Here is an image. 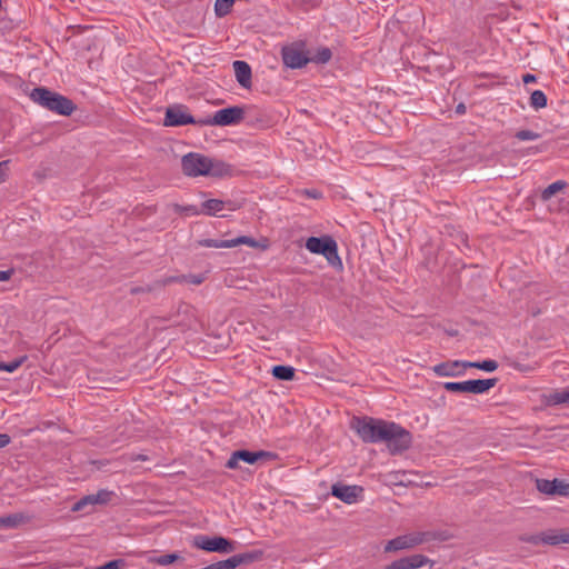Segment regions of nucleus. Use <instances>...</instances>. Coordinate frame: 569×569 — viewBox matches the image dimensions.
Here are the masks:
<instances>
[{
    "instance_id": "f257e3e1",
    "label": "nucleus",
    "mask_w": 569,
    "mask_h": 569,
    "mask_svg": "<svg viewBox=\"0 0 569 569\" xmlns=\"http://www.w3.org/2000/svg\"><path fill=\"white\" fill-rule=\"evenodd\" d=\"M351 428L365 442H386L392 453L408 449L411 443L410 433L391 421L370 417H353Z\"/></svg>"
},
{
    "instance_id": "f03ea898",
    "label": "nucleus",
    "mask_w": 569,
    "mask_h": 569,
    "mask_svg": "<svg viewBox=\"0 0 569 569\" xmlns=\"http://www.w3.org/2000/svg\"><path fill=\"white\" fill-rule=\"evenodd\" d=\"M181 167L183 173L188 177L208 176L220 178L232 172V168L228 163L196 152L183 156Z\"/></svg>"
},
{
    "instance_id": "7ed1b4c3",
    "label": "nucleus",
    "mask_w": 569,
    "mask_h": 569,
    "mask_svg": "<svg viewBox=\"0 0 569 569\" xmlns=\"http://www.w3.org/2000/svg\"><path fill=\"white\" fill-rule=\"evenodd\" d=\"M30 98L39 106L56 111L59 114L69 116L74 110L71 100L43 87L33 89Z\"/></svg>"
},
{
    "instance_id": "20e7f679",
    "label": "nucleus",
    "mask_w": 569,
    "mask_h": 569,
    "mask_svg": "<svg viewBox=\"0 0 569 569\" xmlns=\"http://www.w3.org/2000/svg\"><path fill=\"white\" fill-rule=\"evenodd\" d=\"M306 248L311 253L322 254L331 266H341L337 242L330 236L310 237L306 241Z\"/></svg>"
},
{
    "instance_id": "39448f33",
    "label": "nucleus",
    "mask_w": 569,
    "mask_h": 569,
    "mask_svg": "<svg viewBox=\"0 0 569 569\" xmlns=\"http://www.w3.org/2000/svg\"><path fill=\"white\" fill-rule=\"evenodd\" d=\"M429 539L428 533L423 531H412L387 541L383 547L385 552H398L402 550H410L415 547L422 545Z\"/></svg>"
},
{
    "instance_id": "423d86ee",
    "label": "nucleus",
    "mask_w": 569,
    "mask_h": 569,
    "mask_svg": "<svg viewBox=\"0 0 569 569\" xmlns=\"http://www.w3.org/2000/svg\"><path fill=\"white\" fill-rule=\"evenodd\" d=\"M497 379H476L459 382H445L443 388L451 392L482 395L493 388Z\"/></svg>"
},
{
    "instance_id": "0eeeda50",
    "label": "nucleus",
    "mask_w": 569,
    "mask_h": 569,
    "mask_svg": "<svg viewBox=\"0 0 569 569\" xmlns=\"http://www.w3.org/2000/svg\"><path fill=\"white\" fill-rule=\"evenodd\" d=\"M193 546L208 552L220 553H229L234 549L232 542L223 537H208L203 535L194 537Z\"/></svg>"
},
{
    "instance_id": "6e6552de",
    "label": "nucleus",
    "mask_w": 569,
    "mask_h": 569,
    "mask_svg": "<svg viewBox=\"0 0 569 569\" xmlns=\"http://www.w3.org/2000/svg\"><path fill=\"white\" fill-rule=\"evenodd\" d=\"M243 109L240 107H229L214 112L212 118L202 121L210 126H231L240 122L243 118Z\"/></svg>"
},
{
    "instance_id": "1a4fd4ad",
    "label": "nucleus",
    "mask_w": 569,
    "mask_h": 569,
    "mask_svg": "<svg viewBox=\"0 0 569 569\" xmlns=\"http://www.w3.org/2000/svg\"><path fill=\"white\" fill-rule=\"evenodd\" d=\"M198 244L200 247L217 248V249L234 248V247H238V246H241V244H246V246L251 247V248H259L260 247V244H259V242L257 240H254L251 237H247V236H240V237H237V238H233V239H229V240L202 239V240L198 241Z\"/></svg>"
},
{
    "instance_id": "9d476101",
    "label": "nucleus",
    "mask_w": 569,
    "mask_h": 569,
    "mask_svg": "<svg viewBox=\"0 0 569 569\" xmlns=\"http://www.w3.org/2000/svg\"><path fill=\"white\" fill-rule=\"evenodd\" d=\"M270 453L267 451H248V450H237L232 452L231 457L227 461L226 466L229 469H236L239 466V461H243L249 465L256 463L258 460L262 458L269 457Z\"/></svg>"
},
{
    "instance_id": "9b49d317",
    "label": "nucleus",
    "mask_w": 569,
    "mask_h": 569,
    "mask_svg": "<svg viewBox=\"0 0 569 569\" xmlns=\"http://www.w3.org/2000/svg\"><path fill=\"white\" fill-rule=\"evenodd\" d=\"M362 491V488L359 486L336 483L331 487L332 496L348 505L356 503Z\"/></svg>"
},
{
    "instance_id": "f8f14e48",
    "label": "nucleus",
    "mask_w": 569,
    "mask_h": 569,
    "mask_svg": "<svg viewBox=\"0 0 569 569\" xmlns=\"http://www.w3.org/2000/svg\"><path fill=\"white\" fill-rule=\"evenodd\" d=\"M281 54L283 63L291 69L302 68L309 62L306 53L295 46L284 47Z\"/></svg>"
},
{
    "instance_id": "ddd939ff",
    "label": "nucleus",
    "mask_w": 569,
    "mask_h": 569,
    "mask_svg": "<svg viewBox=\"0 0 569 569\" xmlns=\"http://www.w3.org/2000/svg\"><path fill=\"white\" fill-rule=\"evenodd\" d=\"M194 123V119L189 114L186 108L173 106L167 109L164 124L170 127Z\"/></svg>"
},
{
    "instance_id": "4468645a",
    "label": "nucleus",
    "mask_w": 569,
    "mask_h": 569,
    "mask_svg": "<svg viewBox=\"0 0 569 569\" xmlns=\"http://www.w3.org/2000/svg\"><path fill=\"white\" fill-rule=\"evenodd\" d=\"M468 361H447L433 367V372L439 377H458L465 373Z\"/></svg>"
},
{
    "instance_id": "2eb2a0df",
    "label": "nucleus",
    "mask_w": 569,
    "mask_h": 569,
    "mask_svg": "<svg viewBox=\"0 0 569 569\" xmlns=\"http://www.w3.org/2000/svg\"><path fill=\"white\" fill-rule=\"evenodd\" d=\"M430 560L422 555H412L408 557H403L400 559H397L386 566L383 569H418L427 563H429Z\"/></svg>"
},
{
    "instance_id": "dca6fc26",
    "label": "nucleus",
    "mask_w": 569,
    "mask_h": 569,
    "mask_svg": "<svg viewBox=\"0 0 569 569\" xmlns=\"http://www.w3.org/2000/svg\"><path fill=\"white\" fill-rule=\"evenodd\" d=\"M224 209V202L219 199H209L202 203V209L198 210L196 207L191 206L184 208V211L188 214H199L206 213L209 216H214L221 212Z\"/></svg>"
},
{
    "instance_id": "f3484780",
    "label": "nucleus",
    "mask_w": 569,
    "mask_h": 569,
    "mask_svg": "<svg viewBox=\"0 0 569 569\" xmlns=\"http://www.w3.org/2000/svg\"><path fill=\"white\" fill-rule=\"evenodd\" d=\"M236 79L242 88L251 87V68L246 61L236 60L233 62Z\"/></svg>"
},
{
    "instance_id": "a211bd4d",
    "label": "nucleus",
    "mask_w": 569,
    "mask_h": 569,
    "mask_svg": "<svg viewBox=\"0 0 569 569\" xmlns=\"http://www.w3.org/2000/svg\"><path fill=\"white\" fill-rule=\"evenodd\" d=\"M547 403L550 406L569 405V390H557L547 396Z\"/></svg>"
},
{
    "instance_id": "6ab92c4d",
    "label": "nucleus",
    "mask_w": 569,
    "mask_h": 569,
    "mask_svg": "<svg viewBox=\"0 0 569 569\" xmlns=\"http://www.w3.org/2000/svg\"><path fill=\"white\" fill-rule=\"evenodd\" d=\"M541 541L547 545L569 543V532H550L541 537Z\"/></svg>"
},
{
    "instance_id": "aec40b11",
    "label": "nucleus",
    "mask_w": 569,
    "mask_h": 569,
    "mask_svg": "<svg viewBox=\"0 0 569 569\" xmlns=\"http://www.w3.org/2000/svg\"><path fill=\"white\" fill-rule=\"evenodd\" d=\"M246 557L242 555L232 556L226 560H221L214 563L217 569H236L239 565L244 561Z\"/></svg>"
},
{
    "instance_id": "412c9836",
    "label": "nucleus",
    "mask_w": 569,
    "mask_h": 569,
    "mask_svg": "<svg viewBox=\"0 0 569 569\" xmlns=\"http://www.w3.org/2000/svg\"><path fill=\"white\" fill-rule=\"evenodd\" d=\"M272 375L279 380H292L295 377V369L290 366H274Z\"/></svg>"
},
{
    "instance_id": "4be33fe9",
    "label": "nucleus",
    "mask_w": 569,
    "mask_h": 569,
    "mask_svg": "<svg viewBox=\"0 0 569 569\" xmlns=\"http://www.w3.org/2000/svg\"><path fill=\"white\" fill-rule=\"evenodd\" d=\"M567 183L562 180H558L549 184L541 193L542 200L547 201L549 200L553 194L557 192L563 190L566 188Z\"/></svg>"
},
{
    "instance_id": "5701e85b",
    "label": "nucleus",
    "mask_w": 569,
    "mask_h": 569,
    "mask_svg": "<svg viewBox=\"0 0 569 569\" xmlns=\"http://www.w3.org/2000/svg\"><path fill=\"white\" fill-rule=\"evenodd\" d=\"M537 489L546 495H555L557 491V479L547 480V479H538Z\"/></svg>"
},
{
    "instance_id": "b1692460",
    "label": "nucleus",
    "mask_w": 569,
    "mask_h": 569,
    "mask_svg": "<svg viewBox=\"0 0 569 569\" xmlns=\"http://www.w3.org/2000/svg\"><path fill=\"white\" fill-rule=\"evenodd\" d=\"M23 519L24 517L18 513L0 517V528H16L23 521Z\"/></svg>"
},
{
    "instance_id": "393cba45",
    "label": "nucleus",
    "mask_w": 569,
    "mask_h": 569,
    "mask_svg": "<svg viewBox=\"0 0 569 569\" xmlns=\"http://www.w3.org/2000/svg\"><path fill=\"white\" fill-rule=\"evenodd\" d=\"M530 106L538 110L547 106V96L541 90H535L530 97Z\"/></svg>"
},
{
    "instance_id": "a878e982",
    "label": "nucleus",
    "mask_w": 569,
    "mask_h": 569,
    "mask_svg": "<svg viewBox=\"0 0 569 569\" xmlns=\"http://www.w3.org/2000/svg\"><path fill=\"white\" fill-rule=\"evenodd\" d=\"M468 368H477L487 372H492L498 368V363L495 360H483L478 362L468 361Z\"/></svg>"
},
{
    "instance_id": "bb28decb",
    "label": "nucleus",
    "mask_w": 569,
    "mask_h": 569,
    "mask_svg": "<svg viewBox=\"0 0 569 569\" xmlns=\"http://www.w3.org/2000/svg\"><path fill=\"white\" fill-rule=\"evenodd\" d=\"M234 0H216L214 11L218 17L228 14L231 10Z\"/></svg>"
},
{
    "instance_id": "cd10ccee",
    "label": "nucleus",
    "mask_w": 569,
    "mask_h": 569,
    "mask_svg": "<svg viewBox=\"0 0 569 569\" xmlns=\"http://www.w3.org/2000/svg\"><path fill=\"white\" fill-rule=\"evenodd\" d=\"M331 59V51L328 48H320L317 52L309 58V61H313L316 63H327Z\"/></svg>"
},
{
    "instance_id": "c85d7f7f",
    "label": "nucleus",
    "mask_w": 569,
    "mask_h": 569,
    "mask_svg": "<svg viewBox=\"0 0 569 569\" xmlns=\"http://www.w3.org/2000/svg\"><path fill=\"white\" fill-rule=\"evenodd\" d=\"M97 505L93 495H88L81 498L79 501H77L71 510L74 512L84 510L88 506H94Z\"/></svg>"
},
{
    "instance_id": "c756f323",
    "label": "nucleus",
    "mask_w": 569,
    "mask_h": 569,
    "mask_svg": "<svg viewBox=\"0 0 569 569\" xmlns=\"http://www.w3.org/2000/svg\"><path fill=\"white\" fill-rule=\"evenodd\" d=\"M92 495L94 497L97 505H106L111 500L113 492L106 489H101L97 493Z\"/></svg>"
},
{
    "instance_id": "7c9ffc66",
    "label": "nucleus",
    "mask_w": 569,
    "mask_h": 569,
    "mask_svg": "<svg viewBox=\"0 0 569 569\" xmlns=\"http://www.w3.org/2000/svg\"><path fill=\"white\" fill-rule=\"evenodd\" d=\"M516 138L521 141H535L540 138V134L531 130H519Z\"/></svg>"
},
{
    "instance_id": "2f4dec72",
    "label": "nucleus",
    "mask_w": 569,
    "mask_h": 569,
    "mask_svg": "<svg viewBox=\"0 0 569 569\" xmlns=\"http://www.w3.org/2000/svg\"><path fill=\"white\" fill-rule=\"evenodd\" d=\"M179 556L177 553H169L156 557L152 561L160 566H168L178 560Z\"/></svg>"
},
{
    "instance_id": "473e14b6",
    "label": "nucleus",
    "mask_w": 569,
    "mask_h": 569,
    "mask_svg": "<svg viewBox=\"0 0 569 569\" xmlns=\"http://www.w3.org/2000/svg\"><path fill=\"white\" fill-rule=\"evenodd\" d=\"M27 360V356H22L20 358H17L8 363H4L3 371L7 372H14L18 368H20L23 362Z\"/></svg>"
},
{
    "instance_id": "72a5a7b5",
    "label": "nucleus",
    "mask_w": 569,
    "mask_h": 569,
    "mask_svg": "<svg viewBox=\"0 0 569 569\" xmlns=\"http://www.w3.org/2000/svg\"><path fill=\"white\" fill-rule=\"evenodd\" d=\"M560 496H569V482H565L557 479V491Z\"/></svg>"
},
{
    "instance_id": "f704fd0d",
    "label": "nucleus",
    "mask_w": 569,
    "mask_h": 569,
    "mask_svg": "<svg viewBox=\"0 0 569 569\" xmlns=\"http://www.w3.org/2000/svg\"><path fill=\"white\" fill-rule=\"evenodd\" d=\"M120 561L119 560H112L109 561L100 567H97L96 569H119Z\"/></svg>"
},
{
    "instance_id": "c9c22d12",
    "label": "nucleus",
    "mask_w": 569,
    "mask_h": 569,
    "mask_svg": "<svg viewBox=\"0 0 569 569\" xmlns=\"http://www.w3.org/2000/svg\"><path fill=\"white\" fill-rule=\"evenodd\" d=\"M7 164H8V161L0 162V183L3 182L6 179Z\"/></svg>"
},
{
    "instance_id": "e433bc0d",
    "label": "nucleus",
    "mask_w": 569,
    "mask_h": 569,
    "mask_svg": "<svg viewBox=\"0 0 569 569\" xmlns=\"http://www.w3.org/2000/svg\"><path fill=\"white\" fill-rule=\"evenodd\" d=\"M9 443H10V437L8 435L0 433V448H3Z\"/></svg>"
},
{
    "instance_id": "4c0bfd02",
    "label": "nucleus",
    "mask_w": 569,
    "mask_h": 569,
    "mask_svg": "<svg viewBox=\"0 0 569 569\" xmlns=\"http://www.w3.org/2000/svg\"><path fill=\"white\" fill-rule=\"evenodd\" d=\"M11 271H2L0 270V281H8L11 278Z\"/></svg>"
},
{
    "instance_id": "58836bf2",
    "label": "nucleus",
    "mask_w": 569,
    "mask_h": 569,
    "mask_svg": "<svg viewBox=\"0 0 569 569\" xmlns=\"http://www.w3.org/2000/svg\"><path fill=\"white\" fill-rule=\"evenodd\" d=\"M522 80L525 83H530L536 81V77L533 74L527 73L523 76Z\"/></svg>"
},
{
    "instance_id": "ea45409f",
    "label": "nucleus",
    "mask_w": 569,
    "mask_h": 569,
    "mask_svg": "<svg viewBox=\"0 0 569 569\" xmlns=\"http://www.w3.org/2000/svg\"><path fill=\"white\" fill-rule=\"evenodd\" d=\"M189 281L193 284H200L202 282V278L199 276H192L190 277Z\"/></svg>"
},
{
    "instance_id": "a19ab883",
    "label": "nucleus",
    "mask_w": 569,
    "mask_h": 569,
    "mask_svg": "<svg viewBox=\"0 0 569 569\" xmlns=\"http://www.w3.org/2000/svg\"><path fill=\"white\" fill-rule=\"evenodd\" d=\"M182 308H183V312H186V313L193 312L192 307H190L189 305H183Z\"/></svg>"
},
{
    "instance_id": "79ce46f5",
    "label": "nucleus",
    "mask_w": 569,
    "mask_h": 569,
    "mask_svg": "<svg viewBox=\"0 0 569 569\" xmlns=\"http://www.w3.org/2000/svg\"><path fill=\"white\" fill-rule=\"evenodd\" d=\"M463 109H465V107L462 104L458 106V108H457L458 112H462Z\"/></svg>"
},
{
    "instance_id": "37998d69",
    "label": "nucleus",
    "mask_w": 569,
    "mask_h": 569,
    "mask_svg": "<svg viewBox=\"0 0 569 569\" xmlns=\"http://www.w3.org/2000/svg\"><path fill=\"white\" fill-rule=\"evenodd\" d=\"M309 196L312 197V198H317V193L316 192H309Z\"/></svg>"
},
{
    "instance_id": "c03bdc74",
    "label": "nucleus",
    "mask_w": 569,
    "mask_h": 569,
    "mask_svg": "<svg viewBox=\"0 0 569 569\" xmlns=\"http://www.w3.org/2000/svg\"><path fill=\"white\" fill-rule=\"evenodd\" d=\"M4 362H0V371H3Z\"/></svg>"
}]
</instances>
